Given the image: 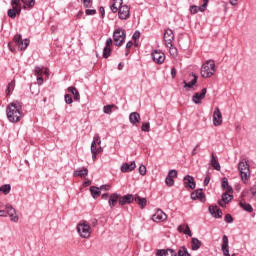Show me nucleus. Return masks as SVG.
I'll use <instances>...</instances> for the list:
<instances>
[{"label":"nucleus","instance_id":"nucleus-1","mask_svg":"<svg viewBox=\"0 0 256 256\" xmlns=\"http://www.w3.org/2000/svg\"><path fill=\"white\" fill-rule=\"evenodd\" d=\"M6 115L10 123H19L23 119V105L19 101L10 103L6 108Z\"/></svg>","mask_w":256,"mask_h":256},{"label":"nucleus","instance_id":"nucleus-2","mask_svg":"<svg viewBox=\"0 0 256 256\" xmlns=\"http://www.w3.org/2000/svg\"><path fill=\"white\" fill-rule=\"evenodd\" d=\"M238 171L240 173L242 182L247 184V182L251 178V169L249 166V160H247V158H243L239 161Z\"/></svg>","mask_w":256,"mask_h":256},{"label":"nucleus","instance_id":"nucleus-3","mask_svg":"<svg viewBox=\"0 0 256 256\" xmlns=\"http://www.w3.org/2000/svg\"><path fill=\"white\" fill-rule=\"evenodd\" d=\"M77 232L82 239H89L93 230L91 229V225H89L88 221L82 220L77 225Z\"/></svg>","mask_w":256,"mask_h":256},{"label":"nucleus","instance_id":"nucleus-4","mask_svg":"<svg viewBox=\"0 0 256 256\" xmlns=\"http://www.w3.org/2000/svg\"><path fill=\"white\" fill-rule=\"evenodd\" d=\"M201 75L204 79H209L215 75V61L207 60L201 67Z\"/></svg>","mask_w":256,"mask_h":256},{"label":"nucleus","instance_id":"nucleus-5","mask_svg":"<svg viewBox=\"0 0 256 256\" xmlns=\"http://www.w3.org/2000/svg\"><path fill=\"white\" fill-rule=\"evenodd\" d=\"M127 37V33L125 29L118 28L113 33V39L116 47H121L125 43V39Z\"/></svg>","mask_w":256,"mask_h":256},{"label":"nucleus","instance_id":"nucleus-6","mask_svg":"<svg viewBox=\"0 0 256 256\" xmlns=\"http://www.w3.org/2000/svg\"><path fill=\"white\" fill-rule=\"evenodd\" d=\"M34 75L37 77V84L43 85V75H45L46 79H49V69L45 68V70H43L42 67L36 66L34 68Z\"/></svg>","mask_w":256,"mask_h":256},{"label":"nucleus","instance_id":"nucleus-7","mask_svg":"<svg viewBox=\"0 0 256 256\" xmlns=\"http://www.w3.org/2000/svg\"><path fill=\"white\" fill-rule=\"evenodd\" d=\"M151 57L157 65H163V63H165V53L161 50H154L151 53Z\"/></svg>","mask_w":256,"mask_h":256},{"label":"nucleus","instance_id":"nucleus-8","mask_svg":"<svg viewBox=\"0 0 256 256\" xmlns=\"http://www.w3.org/2000/svg\"><path fill=\"white\" fill-rule=\"evenodd\" d=\"M5 209L7 211V215L10 217V221L13 223H17L19 221V216L17 215V210L13 208V205L11 204H6Z\"/></svg>","mask_w":256,"mask_h":256},{"label":"nucleus","instance_id":"nucleus-9","mask_svg":"<svg viewBox=\"0 0 256 256\" xmlns=\"http://www.w3.org/2000/svg\"><path fill=\"white\" fill-rule=\"evenodd\" d=\"M119 19L127 20L131 17V8L127 5H123L118 10Z\"/></svg>","mask_w":256,"mask_h":256},{"label":"nucleus","instance_id":"nucleus-10","mask_svg":"<svg viewBox=\"0 0 256 256\" xmlns=\"http://www.w3.org/2000/svg\"><path fill=\"white\" fill-rule=\"evenodd\" d=\"M213 125L214 127H219L223 125V115L219 107H216L213 113Z\"/></svg>","mask_w":256,"mask_h":256},{"label":"nucleus","instance_id":"nucleus-11","mask_svg":"<svg viewBox=\"0 0 256 256\" xmlns=\"http://www.w3.org/2000/svg\"><path fill=\"white\" fill-rule=\"evenodd\" d=\"M152 221H154V223H163V221H167V214H165V212H163V210L158 209L152 215Z\"/></svg>","mask_w":256,"mask_h":256},{"label":"nucleus","instance_id":"nucleus-12","mask_svg":"<svg viewBox=\"0 0 256 256\" xmlns=\"http://www.w3.org/2000/svg\"><path fill=\"white\" fill-rule=\"evenodd\" d=\"M173 39H175V34H173V30L166 29L164 33V42L166 47H173Z\"/></svg>","mask_w":256,"mask_h":256},{"label":"nucleus","instance_id":"nucleus-13","mask_svg":"<svg viewBox=\"0 0 256 256\" xmlns=\"http://www.w3.org/2000/svg\"><path fill=\"white\" fill-rule=\"evenodd\" d=\"M97 145H101V137L99 136V134L93 137V141L91 144V153H101V151H103V148H97Z\"/></svg>","mask_w":256,"mask_h":256},{"label":"nucleus","instance_id":"nucleus-14","mask_svg":"<svg viewBox=\"0 0 256 256\" xmlns=\"http://www.w3.org/2000/svg\"><path fill=\"white\" fill-rule=\"evenodd\" d=\"M184 187L186 189H195L197 187V183L195 182V178L191 175H186L183 179Z\"/></svg>","mask_w":256,"mask_h":256},{"label":"nucleus","instance_id":"nucleus-15","mask_svg":"<svg viewBox=\"0 0 256 256\" xmlns=\"http://www.w3.org/2000/svg\"><path fill=\"white\" fill-rule=\"evenodd\" d=\"M202 1H203V4L200 7H197L196 5H193L190 7V13L192 15H196V13H198V11H200L201 13L206 11L207 5H209V0H202Z\"/></svg>","mask_w":256,"mask_h":256},{"label":"nucleus","instance_id":"nucleus-16","mask_svg":"<svg viewBox=\"0 0 256 256\" xmlns=\"http://www.w3.org/2000/svg\"><path fill=\"white\" fill-rule=\"evenodd\" d=\"M111 45H113V39L108 38L106 40V44L105 47L103 49V57L104 59H109V57H111Z\"/></svg>","mask_w":256,"mask_h":256},{"label":"nucleus","instance_id":"nucleus-17","mask_svg":"<svg viewBox=\"0 0 256 256\" xmlns=\"http://www.w3.org/2000/svg\"><path fill=\"white\" fill-rule=\"evenodd\" d=\"M205 95H207V88L202 89L201 93L196 92L192 97L193 103L199 105V103H201V100L205 99Z\"/></svg>","mask_w":256,"mask_h":256},{"label":"nucleus","instance_id":"nucleus-18","mask_svg":"<svg viewBox=\"0 0 256 256\" xmlns=\"http://www.w3.org/2000/svg\"><path fill=\"white\" fill-rule=\"evenodd\" d=\"M135 198H133L132 194H127L125 196H121L119 195V205L123 206V205H129L131 203H133Z\"/></svg>","mask_w":256,"mask_h":256},{"label":"nucleus","instance_id":"nucleus-19","mask_svg":"<svg viewBox=\"0 0 256 256\" xmlns=\"http://www.w3.org/2000/svg\"><path fill=\"white\" fill-rule=\"evenodd\" d=\"M229 193H233V192H225L222 195V200L219 201V206L220 207H225V205H227V203H231V201H233V195L229 194Z\"/></svg>","mask_w":256,"mask_h":256},{"label":"nucleus","instance_id":"nucleus-20","mask_svg":"<svg viewBox=\"0 0 256 256\" xmlns=\"http://www.w3.org/2000/svg\"><path fill=\"white\" fill-rule=\"evenodd\" d=\"M222 252L224 256H231L229 254V238L227 235H224L222 238Z\"/></svg>","mask_w":256,"mask_h":256},{"label":"nucleus","instance_id":"nucleus-21","mask_svg":"<svg viewBox=\"0 0 256 256\" xmlns=\"http://www.w3.org/2000/svg\"><path fill=\"white\" fill-rule=\"evenodd\" d=\"M137 165L135 164V161L131 162V164L124 163L122 164L120 171L122 173H131V171H134Z\"/></svg>","mask_w":256,"mask_h":256},{"label":"nucleus","instance_id":"nucleus-22","mask_svg":"<svg viewBox=\"0 0 256 256\" xmlns=\"http://www.w3.org/2000/svg\"><path fill=\"white\" fill-rule=\"evenodd\" d=\"M17 15H21V8L19 6H12V9L8 10V17L15 19Z\"/></svg>","mask_w":256,"mask_h":256},{"label":"nucleus","instance_id":"nucleus-23","mask_svg":"<svg viewBox=\"0 0 256 256\" xmlns=\"http://www.w3.org/2000/svg\"><path fill=\"white\" fill-rule=\"evenodd\" d=\"M191 199L194 201L199 199L201 201H205V193H203V189H198L191 194Z\"/></svg>","mask_w":256,"mask_h":256},{"label":"nucleus","instance_id":"nucleus-24","mask_svg":"<svg viewBox=\"0 0 256 256\" xmlns=\"http://www.w3.org/2000/svg\"><path fill=\"white\" fill-rule=\"evenodd\" d=\"M117 201L119 202V194H117V193L111 194L108 199V205H109L110 209H113V207H115L117 205Z\"/></svg>","mask_w":256,"mask_h":256},{"label":"nucleus","instance_id":"nucleus-25","mask_svg":"<svg viewBox=\"0 0 256 256\" xmlns=\"http://www.w3.org/2000/svg\"><path fill=\"white\" fill-rule=\"evenodd\" d=\"M129 121L132 125H137L141 121V115L137 112H132L129 115Z\"/></svg>","mask_w":256,"mask_h":256},{"label":"nucleus","instance_id":"nucleus-26","mask_svg":"<svg viewBox=\"0 0 256 256\" xmlns=\"http://www.w3.org/2000/svg\"><path fill=\"white\" fill-rule=\"evenodd\" d=\"M179 233H184V235H188L189 237L193 236V233H191V229L189 228V225H179L178 226Z\"/></svg>","mask_w":256,"mask_h":256},{"label":"nucleus","instance_id":"nucleus-27","mask_svg":"<svg viewBox=\"0 0 256 256\" xmlns=\"http://www.w3.org/2000/svg\"><path fill=\"white\" fill-rule=\"evenodd\" d=\"M73 175L75 177H80L81 179H85L87 175H89V170L87 168H82L80 170H75Z\"/></svg>","mask_w":256,"mask_h":256},{"label":"nucleus","instance_id":"nucleus-28","mask_svg":"<svg viewBox=\"0 0 256 256\" xmlns=\"http://www.w3.org/2000/svg\"><path fill=\"white\" fill-rule=\"evenodd\" d=\"M123 5V0H114L113 4L110 6V9L112 13L119 12V9H121V6Z\"/></svg>","mask_w":256,"mask_h":256},{"label":"nucleus","instance_id":"nucleus-29","mask_svg":"<svg viewBox=\"0 0 256 256\" xmlns=\"http://www.w3.org/2000/svg\"><path fill=\"white\" fill-rule=\"evenodd\" d=\"M90 193H91L93 199H97V197L101 196V190L97 186H91Z\"/></svg>","mask_w":256,"mask_h":256},{"label":"nucleus","instance_id":"nucleus-30","mask_svg":"<svg viewBox=\"0 0 256 256\" xmlns=\"http://www.w3.org/2000/svg\"><path fill=\"white\" fill-rule=\"evenodd\" d=\"M211 165L216 171H221V165L219 164V160L215 157L214 154L211 156Z\"/></svg>","mask_w":256,"mask_h":256},{"label":"nucleus","instance_id":"nucleus-31","mask_svg":"<svg viewBox=\"0 0 256 256\" xmlns=\"http://www.w3.org/2000/svg\"><path fill=\"white\" fill-rule=\"evenodd\" d=\"M191 247H192V251H199V249L201 248V242L199 241V239L192 238Z\"/></svg>","mask_w":256,"mask_h":256},{"label":"nucleus","instance_id":"nucleus-32","mask_svg":"<svg viewBox=\"0 0 256 256\" xmlns=\"http://www.w3.org/2000/svg\"><path fill=\"white\" fill-rule=\"evenodd\" d=\"M222 189H226L227 193H233V188L229 186V180L227 178L222 179Z\"/></svg>","mask_w":256,"mask_h":256},{"label":"nucleus","instance_id":"nucleus-33","mask_svg":"<svg viewBox=\"0 0 256 256\" xmlns=\"http://www.w3.org/2000/svg\"><path fill=\"white\" fill-rule=\"evenodd\" d=\"M134 201L140 205L141 209L147 207V199L141 198L140 196H136Z\"/></svg>","mask_w":256,"mask_h":256},{"label":"nucleus","instance_id":"nucleus-34","mask_svg":"<svg viewBox=\"0 0 256 256\" xmlns=\"http://www.w3.org/2000/svg\"><path fill=\"white\" fill-rule=\"evenodd\" d=\"M184 87L185 89H191L192 87H195L197 85V76H194V78L187 83V81H184Z\"/></svg>","mask_w":256,"mask_h":256},{"label":"nucleus","instance_id":"nucleus-35","mask_svg":"<svg viewBox=\"0 0 256 256\" xmlns=\"http://www.w3.org/2000/svg\"><path fill=\"white\" fill-rule=\"evenodd\" d=\"M68 91H69V93H72L75 101H79L80 95H79V91L77 90V88L71 86L68 88Z\"/></svg>","mask_w":256,"mask_h":256},{"label":"nucleus","instance_id":"nucleus-36","mask_svg":"<svg viewBox=\"0 0 256 256\" xmlns=\"http://www.w3.org/2000/svg\"><path fill=\"white\" fill-rule=\"evenodd\" d=\"M113 109H117V106L114 104L106 105L103 107V111L106 115H111V113H113Z\"/></svg>","mask_w":256,"mask_h":256},{"label":"nucleus","instance_id":"nucleus-37","mask_svg":"<svg viewBox=\"0 0 256 256\" xmlns=\"http://www.w3.org/2000/svg\"><path fill=\"white\" fill-rule=\"evenodd\" d=\"M240 207L244 209V211H247L248 213H253V206L251 204L246 202H240Z\"/></svg>","mask_w":256,"mask_h":256},{"label":"nucleus","instance_id":"nucleus-38","mask_svg":"<svg viewBox=\"0 0 256 256\" xmlns=\"http://www.w3.org/2000/svg\"><path fill=\"white\" fill-rule=\"evenodd\" d=\"M0 193H4V195H9L11 193V185L5 184L0 187Z\"/></svg>","mask_w":256,"mask_h":256},{"label":"nucleus","instance_id":"nucleus-39","mask_svg":"<svg viewBox=\"0 0 256 256\" xmlns=\"http://www.w3.org/2000/svg\"><path fill=\"white\" fill-rule=\"evenodd\" d=\"M177 256H191V254H189L187 247L182 246L179 248Z\"/></svg>","mask_w":256,"mask_h":256},{"label":"nucleus","instance_id":"nucleus-40","mask_svg":"<svg viewBox=\"0 0 256 256\" xmlns=\"http://www.w3.org/2000/svg\"><path fill=\"white\" fill-rule=\"evenodd\" d=\"M15 89V80H12L8 86H7V89H6V95L9 96L11 95V93H13V90Z\"/></svg>","mask_w":256,"mask_h":256},{"label":"nucleus","instance_id":"nucleus-41","mask_svg":"<svg viewBox=\"0 0 256 256\" xmlns=\"http://www.w3.org/2000/svg\"><path fill=\"white\" fill-rule=\"evenodd\" d=\"M17 45H18L20 51H24V49H27V47H29V39L22 40Z\"/></svg>","mask_w":256,"mask_h":256},{"label":"nucleus","instance_id":"nucleus-42","mask_svg":"<svg viewBox=\"0 0 256 256\" xmlns=\"http://www.w3.org/2000/svg\"><path fill=\"white\" fill-rule=\"evenodd\" d=\"M151 129V124H149V122H144L142 124L141 130L144 131L145 133H149Z\"/></svg>","mask_w":256,"mask_h":256},{"label":"nucleus","instance_id":"nucleus-43","mask_svg":"<svg viewBox=\"0 0 256 256\" xmlns=\"http://www.w3.org/2000/svg\"><path fill=\"white\" fill-rule=\"evenodd\" d=\"M218 209H219V206H210L209 213H211L212 216L217 217Z\"/></svg>","mask_w":256,"mask_h":256},{"label":"nucleus","instance_id":"nucleus-44","mask_svg":"<svg viewBox=\"0 0 256 256\" xmlns=\"http://www.w3.org/2000/svg\"><path fill=\"white\" fill-rule=\"evenodd\" d=\"M81 1L86 9L93 7V0H81Z\"/></svg>","mask_w":256,"mask_h":256},{"label":"nucleus","instance_id":"nucleus-45","mask_svg":"<svg viewBox=\"0 0 256 256\" xmlns=\"http://www.w3.org/2000/svg\"><path fill=\"white\" fill-rule=\"evenodd\" d=\"M165 183H166V185H168V187H173L175 185V180H173V178H170L169 176H167L165 179Z\"/></svg>","mask_w":256,"mask_h":256},{"label":"nucleus","instance_id":"nucleus-46","mask_svg":"<svg viewBox=\"0 0 256 256\" xmlns=\"http://www.w3.org/2000/svg\"><path fill=\"white\" fill-rule=\"evenodd\" d=\"M23 41V37L21 36V34H17L14 36V42L19 45L21 42Z\"/></svg>","mask_w":256,"mask_h":256},{"label":"nucleus","instance_id":"nucleus-47","mask_svg":"<svg viewBox=\"0 0 256 256\" xmlns=\"http://www.w3.org/2000/svg\"><path fill=\"white\" fill-rule=\"evenodd\" d=\"M64 99H65V103H67V105H71V103H73V98L69 94H66L64 96Z\"/></svg>","mask_w":256,"mask_h":256},{"label":"nucleus","instance_id":"nucleus-48","mask_svg":"<svg viewBox=\"0 0 256 256\" xmlns=\"http://www.w3.org/2000/svg\"><path fill=\"white\" fill-rule=\"evenodd\" d=\"M168 177H170L171 179L177 178V170H170L168 172Z\"/></svg>","mask_w":256,"mask_h":256},{"label":"nucleus","instance_id":"nucleus-49","mask_svg":"<svg viewBox=\"0 0 256 256\" xmlns=\"http://www.w3.org/2000/svg\"><path fill=\"white\" fill-rule=\"evenodd\" d=\"M224 221L226 223H233V216H231V214H226L224 217Z\"/></svg>","mask_w":256,"mask_h":256},{"label":"nucleus","instance_id":"nucleus-50","mask_svg":"<svg viewBox=\"0 0 256 256\" xmlns=\"http://www.w3.org/2000/svg\"><path fill=\"white\" fill-rule=\"evenodd\" d=\"M11 5L12 7H19L21 9V0H12Z\"/></svg>","mask_w":256,"mask_h":256},{"label":"nucleus","instance_id":"nucleus-51","mask_svg":"<svg viewBox=\"0 0 256 256\" xmlns=\"http://www.w3.org/2000/svg\"><path fill=\"white\" fill-rule=\"evenodd\" d=\"M139 173H140V175H146V173H147V167H145L144 165H141V166L139 167Z\"/></svg>","mask_w":256,"mask_h":256},{"label":"nucleus","instance_id":"nucleus-52","mask_svg":"<svg viewBox=\"0 0 256 256\" xmlns=\"http://www.w3.org/2000/svg\"><path fill=\"white\" fill-rule=\"evenodd\" d=\"M85 13H86V15H95L97 13V10H95V9H86Z\"/></svg>","mask_w":256,"mask_h":256},{"label":"nucleus","instance_id":"nucleus-53","mask_svg":"<svg viewBox=\"0 0 256 256\" xmlns=\"http://www.w3.org/2000/svg\"><path fill=\"white\" fill-rule=\"evenodd\" d=\"M139 37H141V32L139 31H135L132 38L134 39V41H137V39H139Z\"/></svg>","mask_w":256,"mask_h":256},{"label":"nucleus","instance_id":"nucleus-54","mask_svg":"<svg viewBox=\"0 0 256 256\" xmlns=\"http://www.w3.org/2000/svg\"><path fill=\"white\" fill-rule=\"evenodd\" d=\"M27 7H29V9H33V7H35V0H29V2H27Z\"/></svg>","mask_w":256,"mask_h":256},{"label":"nucleus","instance_id":"nucleus-55","mask_svg":"<svg viewBox=\"0 0 256 256\" xmlns=\"http://www.w3.org/2000/svg\"><path fill=\"white\" fill-rule=\"evenodd\" d=\"M221 219L223 217V212L221 211V208L218 207V210L216 212V218Z\"/></svg>","mask_w":256,"mask_h":256},{"label":"nucleus","instance_id":"nucleus-56","mask_svg":"<svg viewBox=\"0 0 256 256\" xmlns=\"http://www.w3.org/2000/svg\"><path fill=\"white\" fill-rule=\"evenodd\" d=\"M168 49H170V54L171 55H177V48L175 47H168Z\"/></svg>","mask_w":256,"mask_h":256},{"label":"nucleus","instance_id":"nucleus-57","mask_svg":"<svg viewBox=\"0 0 256 256\" xmlns=\"http://www.w3.org/2000/svg\"><path fill=\"white\" fill-rule=\"evenodd\" d=\"M250 193H251L252 197H255V195H256V185H254L250 188Z\"/></svg>","mask_w":256,"mask_h":256},{"label":"nucleus","instance_id":"nucleus-58","mask_svg":"<svg viewBox=\"0 0 256 256\" xmlns=\"http://www.w3.org/2000/svg\"><path fill=\"white\" fill-rule=\"evenodd\" d=\"M211 181V177L209 176H206L205 179H204V185L207 186L209 185V182Z\"/></svg>","mask_w":256,"mask_h":256},{"label":"nucleus","instance_id":"nucleus-59","mask_svg":"<svg viewBox=\"0 0 256 256\" xmlns=\"http://www.w3.org/2000/svg\"><path fill=\"white\" fill-rule=\"evenodd\" d=\"M199 147H200V144H197V145L195 146V148L192 150V155H193V156L197 155V149H199Z\"/></svg>","mask_w":256,"mask_h":256},{"label":"nucleus","instance_id":"nucleus-60","mask_svg":"<svg viewBox=\"0 0 256 256\" xmlns=\"http://www.w3.org/2000/svg\"><path fill=\"white\" fill-rule=\"evenodd\" d=\"M165 253H167V250H158L157 251L158 256H163V255L165 256Z\"/></svg>","mask_w":256,"mask_h":256},{"label":"nucleus","instance_id":"nucleus-61","mask_svg":"<svg viewBox=\"0 0 256 256\" xmlns=\"http://www.w3.org/2000/svg\"><path fill=\"white\" fill-rule=\"evenodd\" d=\"M171 75H172L173 79H175V77L177 75V70L175 68L171 69Z\"/></svg>","mask_w":256,"mask_h":256},{"label":"nucleus","instance_id":"nucleus-62","mask_svg":"<svg viewBox=\"0 0 256 256\" xmlns=\"http://www.w3.org/2000/svg\"><path fill=\"white\" fill-rule=\"evenodd\" d=\"M0 217H7V210H0Z\"/></svg>","mask_w":256,"mask_h":256},{"label":"nucleus","instance_id":"nucleus-63","mask_svg":"<svg viewBox=\"0 0 256 256\" xmlns=\"http://www.w3.org/2000/svg\"><path fill=\"white\" fill-rule=\"evenodd\" d=\"M131 47H133V41H129V42L126 44V49H131Z\"/></svg>","mask_w":256,"mask_h":256},{"label":"nucleus","instance_id":"nucleus-64","mask_svg":"<svg viewBox=\"0 0 256 256\" xmlns=\"http://www.w3.org/2000/svg\"><path fill=\"white\" fill-rule=\"evenodd\" d=\"M237 1L239 0H229V3L235 7V5H237Z\"/></svg>","mask_w":256,"mask_h":256}]
</instances>
